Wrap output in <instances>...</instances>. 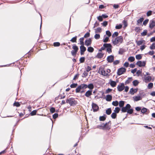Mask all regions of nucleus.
I'll return each instance as SVG.
<instances>
[{
    "mask_svg": "<svg viewBox=\"0 0 155 155\" xmlns=\"http://www.w3.org/2000/svg\"><path fill=\"white\" fill-rule=\"evenodd\" d=\"M151 50L155 49V42L153 43L149 47Z\"/></svg>",
    "mask_w": 155,
    "mask_h": 155,
    "instance_id": "c9c22d12",
    "label": "nucleus"
},
{
    "mask_svg": "<svg viewBox=\"0 0 155 155\" xmlns=\"http://www.w3.org/2000/svg\"><path fill=\"white\" fill-rule=\"evenodd\" d=\"M88 75V72L84 71L83 73L82 77L86 78Z\"/></svg>",
    "mask_w": 155,
    "mask_h": 155,
    "instance_id": "603ef678",
    "label": "nucleus"
},
{
    "mask_svg": "<svg viewBox=\"0 0 155 155\" xmlns=\"http://www.w3.org/2000/svg\"><path fill=\"white\" fill-rule=\"evenodd\" d=\"M147 109L145 108H143L141 110V112L142 113H144L147 112Z\"/></svg>",
    "mask_w": 155,
    "mask_h": 155,
    "instance_id": "338daca9",
    "label": "nucleus"
},
{
    "mask_svg": "<svg viewBox=\"0 0 155 155\" xmlns=\"http://www.w3.org/2000/svg\"><path fill=\"white\" fill-rule=\"evenodd\" d=\"M37 113V110H34L32 111L31 113L30 114L31 116H33L35 115Z\"/></svg>",
    "mask_w": 155,
    "mask_h": 155,
    "instance_id": "13d9d810",
    "label": "nucleus"
},
{
    "mask_svg": "<svg viewBox=\"0 0 155 155\" xmlns=\"http://www.w3.org/2000/svg\"><path fill=\"white\" fill-rule=\"evenodd\" d=\"M144 80L145 82H150L151 81L152 78L150 76H147L146 75H144Z\"/></svg>",
    "mask_w": 155,
    "mask_h": 155,
    "instance_id": "4468645a",
    "label": "nucleus"
},
{
    "mask_svg": "<svg viewBox=\"0 0 155 155\" xmlns=\"http://www.w3.org/2000/svg\"><path fill=\"white\" fill-rule=\"evenodd\" d=\"M98 72L100 74L103 75H107V74L106 73V71L105 70L104 68L103 67H100L99 68Z\"/></svg>",
    "mask_w": 155,
    "mask_h": 155,
    "instance_id": "39448f33",
    "label": "nucleus"
},
{
    "mask_svg": "<svg viewBox=\"0 0 155 155\" xmlns=\"http://www.w3.org/2000/svg\"><path fill=\"white\" fill-rule=\"evenodd\" d=\"M84 60H85L84 57H82L80 58L79 61H80V63H83L84 61Z\"/></svg>",
    "mask_w": 155,
    "mask_h": 155,
    "instance_id": "69168bd1",
    "label": "nucleus"
},
{
    "mask_svg": "<svg viewBox=\"0 0 155 155\" xmlns=\"http://www.w3.org/2000/svg\"><path fill=\"white\" fill-rule=\"evenodd\" d=\"M128 60L129 61L132 62L134 61L135 58L133 56H130L128 58Z\"/></svg>",
    "mask_w": 155,
    "mask_h": 155,
    "instance_id": "c85d7f7f",
    "label": "nucleus"
},
{
    "mask_svg": "<svg viewBox=\"0 0 155 155\" xmlns=\"http://www.w3.org/2000/svg\"><path fill=\"white\" fill-rule=\"evenodd\" d=\"M119 104V102L117 101H113L112 102V104L115 106H117Z\"/></svg>",
    "mask_w": 155,
    "mask_h": 155,
    "instance_id": "58836bf2",
    "label": "nucleus"
},
{
    "mask_svg": "<svg viewBox=\"0 0 155 155\" xmlns=\"http://www.w3.org/2000/svg\"><path fill=\"white\" fill-rule=\"evenodd\" d=\"M125 87L124 84L122 83L119 84L117 87L118 91L120 92L123 90Z\"/></svg>",
    "mask_w": 155,
    "mask_h": 155,
    "instance_id": "6e6552de",
    "label": "nucleus"
},
{
    "mask_svg": "<svg viewBox=\"0 0 155 155\" xmlns=\"http://www.w3.org/2000/svg\"><path fill=\"white\" fill-rule=\"evenodd\" d=\"M139 83V82L137 80H135L133 82V85L135 86L137 85Z\"/></svg>",
    "mask_w": 155,
    "mask_h": 155,
    "instance_id": "4c0bfd02",
    "label": "nucleus"
},
{
    "mask_svg": "<svg viewBox=\"0 0 155 155\" xmlns=\"http://www.w3.org/2000/svg\"><path fill=\"white\" fill-rule=\"evenodd\" d=\"M122 23L124 25L123 28H124L125 29L128 25L127 21L124 20L123 21Z\"/></svg>",
    "mask_w": 155,
    "mask_h": 155,
    "instance_id": "393cba45",
    "label": "nucleus"
},
{
    "mask_svg": "<svg viewBox=\"0 0 155 155\" xmlns=\"http://www.w3.org/2000/svg\"><path fill=\"white\" fill-rule=\"evenodd\" d=\"M92 91L89 90L87 91L85 94V96L87 97H89L92 94Z\"/></svg>",
    "mask_w": 155,
    "mask_h": 155,
    "instance_id": "f3484780",
    "label": "nucleus"
},
{
    "mask_svg": "<svg viewBox=\"0 0 155 155\" xmlns=\"http://www.w3.org/2000/svg\"><path fill=\"white\" fill-rule=\"evenodd\" d=\"M94 37L95 39H99L100 38V35L99 34H96L94 35Z\"/></svg>",
    "mask_w": 155,
    "mask_h": 155,
    "instance_id": "0e129e2a",
    "label": "nucleus"
},
{
    "mask_svg": "<svg viewBox=\"0 0 155 155\" xmlns=\"http://www.w3.org/2000/svg\"><path fill=\"white\" fill-rule=\"evenodd\" d=\"M50 110L51 112L52 113H54L55 112V108L53 107H51L50 109Z\"/></svg>",
    "mask_w": 155,
    "mask_h": 155,
    "instance_id": "6e6d98bb",
    "label": "nucleus"
},
{
    "mask_svg": "<svg viewBox=\"0 0 155 155\" xmlns=\"http://www.w3.org/2000/svg\"><path fill=\"white\" fill-rule=\"evenodd\" d=\"M66 103H69L71 106H74L77 104V102L73 98H70L66 100Z\"/></svg>",
    "mask_w": 155,
    "mask_h": 155,
    "instance_id": "7ed1b4c3",
    "label": "nucleus"
},
{
    "mask_svg": "<svg viewBox=\"0 0 155 155\" xmlns=\"http://www.w3.org/2000/svg\"><path fill=\"white\" fill-rule=\"evenodd\" d=\"M122 25L121 24H119L115 26V28L116 29H120L122 28Z\"/></svg>",
    "mask_w": 155,
    "mask_h": 155,
    "instance_id": "f704fd0d",
    "label": "nucleus"
},
{
    "mask_svg": "<svg viewBox=\"0 0 155 155\" xmlns=\"http://www.w3.org/2000/svg\"><path fill=\"white\" fill-rule=\"evenodd\" d=\"M72 48L73 49V50H75L77 52L78 50V46H76V45L75 44H74L73 45Z\"/></svg>",
    "mask_w": 155,
    "mask_h": 155,
    "instance_id": "72a5a7b5",
    "label": "nucleus"
},
{
    "mask_svg": "<svg viewBox=\"0 0 155 155\" xmlns=\"http://www.w3.org/2000/svg\"><path fill=\"white\" fill-rule=\"evenodd\" d=\"M78 86L77 83H73L70 85V87L71 88H75Z\"/></svg>",
    "mask_w": 155,
    "mask_h": 155,
    "instance_id": "09e8293b",
    "label": "nucleus"
},
{
    "mask_svg": "<svg viewBox=\"0 0 155 155\" xmlns=\"http://www.w3.org/2000/svg\"><path fill=\"white\" fill-rule=\"evenodd\" d=\"M155 26V21L154 20H150V21L149 27L151 29Z\"/></svg>",
    "mask_w": 155,
    "mask_h": 155,
    "instance_id": "f8f14e48",
    "label": "nucleus"
},
{
    "mask_svg": "<svg viewBox=\"0 0 155 155\" xmlns=\"http://www.w3.org/2000/svg\"><path fill=\"white\" fill-rule=\"evenodd\" d=\"M84 38H80L79 39V41L80 43V44L81 45H84Z\"/></svg>",
    "mask_w": 155,
    "mask_h": 155,
    "instance_id": "473e14b6",
    "label": "nucleus"
},
{
    "mask_svg": "<svg viewBox=\"0 0 155 155\" xmlns=\"http://www.w3.org/2000/svg\"><path fill=\"white\" fill-rule=\"evenodd\" d=\"M90 33L89 32H87L86 34H85L84 36V37L83 38H87L89 37L90 36Z\"/></svg>",
    "mask_w": 155,
    "mask_h": 155,
    "instance_id": "774afa93",
    "label": "nucleus"
},
{
    "mask_svg": "<svg viewBox=\"0 0 155 155\" xmlns=\"http://www.w3.org/2000/svg\"><path fill=\"white\" fill-rule=\"evenodd\" d=\"M131 106L129 104H127L125 107L121 108V111L123 113L127 112L128 110L131 108Z\"/></svg>",
    "mask_w": 155,
    "mask_h": 155,
    "instance_id": "423d86ee",
    "label": "nucleus"
},
{
    "mask_svg": "<svg viewBox=\"0 0 155 155\" xmlns=\"http://www.w3.org/2000/svg\"><path fill=\"white\" fill-rule=\"evenodd\" d=\"M126 71V69L124 68H121L118 70L117 74L120 75L124 74Z\"/></svg>",
    "mask_w": 155,
    "mask_h": 155,
    "instance_id": "0eeeda50",
    "label": "nucleus"
},
{
    "mask_svg": "<svg viewBox=\"0 0 155 155\" xmlns=\"http://www.w3.org/2000/svg\"><path fill=\"white\" fill-rule=\"evenodd\" d=\"M153 86V83H149L148 84V86H147V88L149 89H150L152 88Z\"/></svg>",
    "mask_w": 155,
    "mask_h": 155,
    "instance_id": "49530a36",
    "label": "nucleus"
},
{
    "mask_svg": "<svg viewBox=\"0 0 155 155\" xmlns=\"http://www.w3.org/2000/svg\"><path fill=\"white\" fill-rule=\"evenodd\" d=\"M146 64V62L145 61H138L136 63V64L139 67H144Z\"/></svg>",
    "mask_w": 155,
    "mask_h": 155,
    "instance_id": "9d476101",
    "label": "nucleus"
},
{
    "mask_svg": "<svg viewBox=\"0 0 155 155\" xmlns=\"http://www.w3.org/2000/svg\"><path fill=\"white\" fill-rule=\"evenodd\" d=\"M133 112V110L132 109L130 108L127 111V112L130 114H132Z\"/></svg>",
    "mask_w": 155,
    "mask_h": 155,
    "instance_id": "864d4df0",
    "label": "nucleus"
},
{
    "mask_svg": "<svg viewBox=\"0 0 155 155\" xmlns=\"http://www.w3.org/2000/svg\"><path fill=\"white\" fill-rule=\"evenodd\" d=\"M60 43L59 42H55L53 43V45L54 47H58L60 45Z\"/></svg>",
    "mask_w": 155,
    "mask_h": 155,
    "instance_id": "3c124183",
    "label": "nucleus"
},
{
    "mask_svg": "<svg viewBox=\"0 0 155 155\" xmlns=\"http://www.w3.org/2000/svg\"><path fill=\"white\" fill-rule=\"evenodd\" d=\"M111 108H109L107 109L106 111V113L107 115H110L111 113Z\"/></svg>",
    "mask_w": 155,
    "mask_h": 155,
    "instance_id": "c756f323",
    "label": "nucleus"
},
{
    "mask_svg": "<svg viewBox=\"0 0 155 155\" xmlns=\"http://www.w3.org/2000/svg\"><path fill=\"white\" fill-rule=\"evenodd\" d=\"M132 81V78L131 77L129 78L128 79L125 81V84H128L130 83Z\"/></svg>",
    "mask_w": 155,
    "mask_h": 155,
    "instance_id": "5701e85b",
    "label": "nucleus"
},
{
    "mask_svg": "<svg viewBox=\"0 0 155 155\" xmlns=\"http://www.w3.org/2000/svg\"><path fill=\"white\" fill-rule=\"evenodd\" d=\"M149 19H147L144 20L143 22V25L145 26L146 25L149 21Z\"/></svg>",
    "mask_w": 155,
    "mask_h": 155,
    "instance_id": "052dcab7",
    "label": "nucleus"
},
{
    "mask_svg": "<svg viewBox=\"0 0 155 155\" xmlns=\"http://www.w3.org/2000/svg\"><path fill=\"white\" fill-rule=\"evenodd\" d=\"M136 58L137 59V60H140L142 58V56L141 55V54H138L136 55Z\"/></svg>",
    "mask_w": 155,
    "mask_h": 155,
    "instance_id": "a18cd8bd",
    "label": "nucleus"
},
{
    "mask_svg": "<svg viewBox=\"0 0 155 155\" xmlns=\"http://www.w3.org/2000/svg\"><path fill=\"white\" fill-rule=\"evenodd\" d=\"M111 125V122L110 121H109L107 123H106L105 124H104L105 125L104 128L105 129H110V126Z\"/></svg>",
    "mask_w": 155,
    "mask_h": 155,
    "instance_id": "2eb2a0df",
    "label": "nucleus"
},
{
    "mask_svg": "<svg viewBox=\"0 0 155 155\" xmlns=\"http://www.w3.org/2000/svg\"><path fill=\"white\" fill-rule=\"evenodd\" d=\"M104 124L103 123L97 126V128L100 129H105Z\"/></svg>",
    "mask_w": 155,
    "mask_h": 155,
    "instance_id": "bb28decb",
    "label": "nucleus"
},
{
    "mask_svg": "<svg viewBox=\"0 0 155 155\" xmlns=\"http://www.w3.org/2000/svg\"><path fill=\"white\" fill-rule=\"evenodd\" d=\"M136 42L137 45L139 46L145 43V41L144 40H141L139 41H136Z\"/></svg>",
    "mask_w": 155,
    "mask_h": 155,
    "instance_id": "aec40b11",
    "label": "nucleus"
},
{
    "mask_svg": "<svg viewBox=\"0 0 155 155\" xmlns=\"http://www.w3.org/2000/svg\"><path fill=\"white\" fill-rule=\"evenodd\" d=\"M80 49L81 54L82 55L86 51V48L84 46V45H82L80 47Z\"/></svg>",
    "mask_w": 155,
    "mask_h": 155,
    "instance_id": "ddd939ff",
    "label": "nucleus"
},
{
    "mask_svg": "<svg viewBox=\"0 0 155 155\" xmlns=\"http://www.w3.org/2000/svg\"><path fill=\"white\" fill-rule=\"evenodd\" d=\"M92 108L94 112H97L99 110L98 106L97 104L94 103H93L92 104Z\"/></svg>",
    "mask_w": 155,
    "mask_h": 155,
    "instance_id": "1a4fd4ad",
    "label": "nucleus"
},
{
    "mask_svg": "<svg viewBox=\"0 0 155 155\" xmlns=\"http://www.w3.org/2000/svg\"><path fill=\"white\" fill-rule=\"evenodd\" d=\"M133 98L134 101H137L141 100L142 98L140 96H134Z\"/></svg>",
    "mask_w": 155,
    "mask_h": 155,
    "instance_id": "a211bd4d",
    "label": "nucleus"
},
{
    "mask_svg": "<svg viewBox=\"0 0 155 155\" xmlns=\"http://www.w3.org/2000/svg\"><path fill=\"white\" fill-rule=\"evenodd\" d=\"M14 106H15L17 107H19L20 105V104L18 102H15L13 104Z\"/></svg>",
    "mask_w": 155,
    "mask_h": 155,
    "instance_id": "4d7b16f0",
    "label": "nucleus"
},
{
    "mask_svg": "<svg viewBox=\"0 0 155 155\" xmlns=\"http://www.w3.org/2000/svg\"><path fill=\"white\" fill-rule=\"evenodd\" d=\"M109 83L111 86L113 87H115L117 84L116 82L115 81L111 80L110 81Z\"/></svg>",
    "mask_w": 155,
    "mask_h": 155,
    "instance_id": "6ab92c4d",
    "label": "nucleus"
},
{
    "mask_svg": "<svg viewBox=\"0 0 155 155\" xmlns=\"http://www.w3.org/2000/svg\"><path fill=\"white\" fill-rule=\"evenodd\" d=\"M137 91L136 89H134L133 88H131L130 89V92L132 95H133L135 92H137Z\"/></svg>",
    "mask_w": 155,
    "mask_h": 155,
    "instance_id": "2f4dec72",
    "label": "nucleus"
},
{
    "mask_svg": "<svg viewBox=\"0 0 155 155\" xmlns=\"http://www.w3.org/2000/svg\"><path fill=\"white\" fill-rule=\"evenodd\" d=\"M106 118V116L105 115L102 116H100L99 117V120L101 121H104L105 120Z\"/></svg>",
    "mask_w": 155,
    "mask_h": 155,
    "instance_id": "7c9ffc66",
    "label": "nucleus"
},
{
    "mask_svg": "<svg viewBox=\"0 0 155 155\" xmlns=\"http://www.w3.org/2000/svg\"><path fill=\"white\" fill-rule=\"evenodd\" d=\"M87 50L90 52H92L94 51V49L93 47H90L88 48Z\"/></svg>",
    "mask_w": 155,
    "mask_h": 155,
    "instance_id": "e433bc0d",
    "label": "nucleus"
},
{
    "mask_svg": "<svg viewBox=\"0 0 155 155\" xmlns=\"http://www.w3.org/2000/svg\"><path fill=\"white\" fill-rule=\"evenodd\" d=\"M112 90V89L109 88H108L105 91L106 94H108L111 92Z\"/></svg>",
    "mask_w": 155,
    "mask_h": 155,
    "instance_id": "680f3d73",
    "label": "nucleus"
},
{
    "mask_svg": "<svg viewBox=\"0 0 155 155\" xmlns=\"http://www.w3.org/2000/svg\"><path fill=\"white\" fill-rule=\"evenodd\" d=\"M125 103V101H120L119 103V106L120 107H123Z\"/></svg>",
    "mask_w": 155,
    "mask_h": 155,
    "instance_id": "a878e982",
    "label": "nucleus"
},
{
    "mask_svg": "<svg viewBox=\"0 0 155 155\" xmlns=\"http://www.w3.org/2000/svg\"><path fill=\"white\" fill-rule=\"evenodd\" d=\"M142 70H138L136 72V73L137 74V76H139L142 73Z\"/></svg>",
    "mask_w": 155,
    "mask_h": 155,
    "instance_id": "bf43d9fd",
    "label": "nucleus"
},
{
    "mask_svg": "<svg viewBox=\"0 0 155 155\" xmlns=\"http://www.w3.org/2000/svg\"><path fill=\"white\" fill-rule=\"evenodd\" d=\"M120 109L119 107H117L115 108V110H114V112L116 113H118L120 111Z\"/></svg>",
    "mask_w": 155,
    "mask_h": 155,
    "instance_id": "ea45409f",
    "label": "nucleus"
},
{
    "mask_svg": "<svg viewBox=\"0 0 155 155\" xmlns=\"http://www.w3.org/2000/svg\"><path fill=\"white\" fill-rule=\"evenodd\" d=\"M87 88V87L88 88L90 89V90H92L94 87V86L93 84H89L88 85L86 84Z\"/></svg>",
    "mask_w": 155,
    "mask_h": 155,
    "instance_id": "b1692460",
    "label": "nucleus"
},
{
    "mask_svg": "<svg viewBox=\"0 0 155 155\" xmlns=\"http://www.w3.org/2000/svg\"><path fill=\"white\" fill-rule=\"evenodd\" d=\"M118 35V33L117 32H114L112 35V37L114 38L117 36Z\"/></svg>",
    "mask_w": 155,
    "mask_h": 155,
    "instance_id": "8fccbe9b",
    "label": "nucleus"
},
{
    "mask_svg": "<svg viewBox=\"0 0 155 155\" xmlns=\"http://www.w3.org/2000/svg\"><path fill=\"white\" fill-rule=\"evenodd\" d=\"M147 30H144L141 33V35L142 36H145L147 35Z\"/></svg>",
    "mask_w": 155,
    "mask_h": 155,
    "instance_id": "c03bdc74",
    "label": "nucleus"
},
{
    "mask_svg": "<svg viewBox=\"0 0 155 155\" xmlns=\"http://www.w3.org/2000/svg\"><path fill=\"white\" fill-rule=\"evenodd\" d=\"M114 59V56L112 55L109 56L107 57V60L108 62L111 63L113 62Z\"/></svg>",
    "mask_w": 155,
    "mask_h": 155,
    "instance_id": "9b49d317",
    "label": "nucleus"
},
{
    "mask_svg": "<svg viewBox=\"0 0 155 155\" xmlns=\"http://www.w3.org/2000/svg\"><path fill=\"white\" fill-rule=\"evenodd\" d=\"M112 99V96L110 95H107L106 96V100L107 101H110Z\"/></svg>",
    "mask_w": 155,
    "mask_h": 155,
    "instance_id": "4be33fe9",
    "label": "nucleus"
},
{
    "mask_svg": "<svg viewBox=\"0 0 155 155\" xmlns=\"http://www.w3.org/2000/svg\"><path fill=\"white\" fill-rule=\"evenodd\" d=\"M155 53L154 51H150L149 52H148L147 54H148L152 56Z\"/></svg>",
    "mask_w": 155,
    "mask_h": 155,
    "instance_id": "de8ad7c7",
    "label": "nucleus"
},
{
    "mask_svg": "<svg viewBox=\"0 0 155 155\" xmlns=\"http://www.w3.org/2000/svg\"><path fill=\"white\" fill-rule=\"evenodd\" d=\"M87 88L86 84H82L79 85L76 89V92L77 93H79L81 89H84Z\"/></svg>",
    "mask_w": 155,
    "mask_h": 155,
    "instance_id": "20e7f679",
    "label": "nucleus"
},
{
    "mask_svg": "<svg viewBox=\"0 0 155 155\" xmlns=\"http://www.w3.org/2000/svg\"><path fill=\"white\" fill-rule=\"evenodd\" d=\"M91 38L87 39L85 41V45L88 46L91 45Z\"/></svg>",
    "mask_w": 155,
    "mask_h": 155,
    "instance_id": "dca6fc26",
    "label": "nucleus"
},
{
    "mask_svg": "<svg viewBox=\"0 0 155 155\" xmlns=\"http://www.w3.org/2000/svg\"><path fill=\"white\" fill-rule=\"evenodd\" d=\"M103 55L104 54L102 53H98L96 56V57L98 58H101L103 57Z\"/></svg>",
    "mask_w": 155,
    "mask_h": 155,
    "instance_id": "cd10ccee",
    "label": "nucleus"
},
{
    "mask_svg": "<svg viewBox=\"0 0 155 155\" xmlns=\"http://www.w3.org/2000/svg\"><path fill=\"white\" fill-rule=\"evenodd\" d=\"M113 44L114 45L119 46L123 41V38L122 36H119L116 38L114 40H112Z\"/></svg>",
    "mask_w": 155,
    "mask_h": 155,
    "instance_id": "f257e3e1",
    "label": "nucleus"
},
{
    "mask_svg": "<svg viewBox=\"0 0 155 155\" xmlns=\"http://www.w3.org/2000/svg\"><path fill=\"white\" fill-rule=\"evenodd\" d=\"M77 36H75L74 37L72 38L71 40L70 41L72 42H76L77 40Z\"/></svg>",
    "mask_w": 155,
    "mask_h": 155,
    "instance_id": "79ce46f5",
    "label": "nucleus"
},
{
    "mask_svg": "<svg viewBox=\"0 0 155 155\" xmlns=\"http://www.w3.org/2000/svg\"><path fill=\"white\" fill-rule=\"evenodd\" d=\"M144 19L143 18H141L139 19H138L137 21V25H139L142 24V22L143 21Z\"/></svg>",
    "mask_w": 155,
    "mask_h": 155,
    "instance_id": "412c9836",
    "label": "nucleus"
},
{
    "mask_svg": "<svg viewBox=\"0 0 155 155\" xmlns=\"http://www.w3.org/2000/svg\"><path fill=\"white\" fill-rule=\"evenodd\" d=\"M111 117L113 119H115L117 116V114L115 112H113L111 114Z\"/></svg>",
    "mask_w": 155,
    "mask_h": 155,
    "instance_id": "a19ab883",
    "label": "nucleus"
},
{
    "mask_svg": "<svg viewBox=\"0 0 155 155\" xmlns=\"http://www.w3.org/2000/svg\"><path fill=\"white\" fill-rule=\"evenodd\" d=\"M106 34L108 36V37H110L111 35V34L110 32L109 31H107L106 32Z\"/></svg>",
    "mask_w": 155,
    "mask_h": 155,
    "instance_id": "e2e57ef3",
    "label": "nucleus"
},
{
    "mask_svg": "<svg viewBox=\"0 0 155 155\" xmlns=\"http://www.w3.org/2000/svg\"><path fill=\"white\" fill-rule=\"evenodd\" d=\"M77 52V51L74 50L71 51V54L73 56H75Z\"/></svg>",
    "mask_w": 155,
    "mask_h": 155,
    "instance_id": "5fc2aeb1",
    "label": "nucleus"
},
{
    "mask_svg": "<svg viewBox=\"0 0 155 155\" xmlns=\"http://www.w3.org/2000/svg\"><path fill=\"white\" fill-rule=\"evenodd\" d=\"M101 29L100 27L97 28V29H95V33H97L98 32H101Z\"/></svg>",
    "mask_w": 155,
    "mask_h": 155,
    "instance_id": "37998d69",
    "label": "nucleus"
},
{
    "mask_svg": "<svg viewBox=\"0 0 155 155\" xmlns=\"http://www.w3.org/2000/svg\"><path fill=\"white\" fill-rule=\"evenodd\" d=\"M112 46L110 44H104L103 46L101 48L102 50H104L105 48H107V51L109 54L110 53L112 52Z\"/></svg>",
    "mask_w": 155,
    "mask_h": 155,
    "instance_id": "f03ea898",
    "label": "nucleus"
}]
</instances>
